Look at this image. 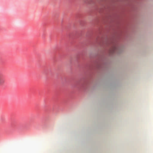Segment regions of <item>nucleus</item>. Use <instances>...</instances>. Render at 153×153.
<instances>
[{"label":"nucleus","instance_id":"obj_1","mask_svg":"<svg viewBox=\"0 0 153 153\" xmlns=\"http://www.w3.org/2000/svg\"><path fill=\"white\" fill-rule=\"evenodd\" d=\"M5 82V79L4 75L1 74H0V86L3 85Z\"/></svg>","mask_w":153,"mask_h":153},{"label":"nucleus","instance_id":"obj_2","mask_svg":"<svg viewBox=\"0 0 153 153\" xmlns=\"http://www.w3.org/2000/svg\"><path fill=\"white\" fill-rule=\"evenodd\" d=\"M117 49V47L116 46H114L112 49V50H111V52H114Z\"/></svg>","mask_w":153,"mask_h":153}]
</instances>
